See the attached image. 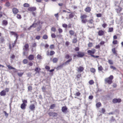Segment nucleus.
<instances>
[{
	"instance_id": "35",
	"label": "nucleus",
	"mask_w": 123,
	"mask_h": 123,
	"mask_svg": "<svg viewBox=\"0 0 123 123\" xmlns=\"http://www.w3.org/2000/svg\"><path fill=\"white\" fill-rule=\"evenodd\" d=\"M98 69L99 71H101L103 70V69L102 67L101 66H100L98 67Z\"/></svg>"
},
{
	"instance_id": "32",
	"label": "nucleus",
	"mask_w": 123,
	"mask_h": 123,
	"mask_svg": "<svg viewBox=\"0 0 123 123\" xmlns=\"http://www.w3.org/2000/svg\"><path fill=\"white\" fill-rule=\"evenodd\" d=\"M70 34L72 36L74 35L75 32L73 30H70L69 31Z\"/></svg>"
},
{
	"instance_id": "4",
	"label": "nucleus",
	"mask_w": 123,
	"mask_h": 123,
	"mask_svg": "<svg viewBox=\"0 0 123 123\" xmlns=\"http://www.w3.org/2000/svg\"><path fill=\"white\" fill-rule=\"evenodd\" d=\"M96 51V50L95 49H93L92 50H89L87 51V52L89 55L91 56L92 57V55H93L95 53Z\"/></svg>"
},
{
	"instance_id": "8",
	"label": "nucleus",
	"mask_w": 123,
	"mask_h": 123,
	"mask_svg": "<svg viewBox=\"0 0 123 123\" xmlns=\"http://www.w3.org/2000/svg\"><path fill=\"white\" fill-rule=\"evenodd\" d=\"M43 23V22H41L40 21H39L37 22V23H36L35 24L33 23L32 25L30 26L29 28H31L32 27H36V26L35 25H34L35 24L36 25H37L38 24L39 25L40 23L42 24Z\"/></svg>"
},
{
	"instance_id": "1",
	"label": "nucleus",
	"mask_w": 123,
	"mask_h": 123,
	"mask_svg": "<svg viewBox=\"0 0 123 123\" xmlns=\"http://www.w3.org/2000/svg\"><path fill=\"white\" fill-rule=\"evenodd\" d=\"M114 78L113 76L111 75L109 77L106 78L104 80L105 82V84H107L109 85L111 84L113 82L112 80Z\"/></svg>"
},
{
	"instance_id": "45",
	"label": "nucleus",
	"mask_w": 123,
	"mask_h": 123,
	"mask_svg": "<svg viewBox=\"0 0 123 123\" xmlns=\"http://www.w3.org/2000/svg\"><path fill=\"white\" fill-rule=\"evenodd\" d=\"M48 38V36L46 35H44L43 37V38L45 39H47Z\"/></svg>"
},
{
	"instance_id": "49",
	"label": "nucleus",
	"mask_w": 123,
	"mask_h": 123,
	"mask_svg": "<svg viewBox=\"0 0 123 123\" xmlns=\"http://www.w3.org/2000/svg\"><path fill=\"white\" fill-rule=\"evenodd\" d=\"M63 64H62L60 66H58L57 68V69H60L62 68L63 67Z\"/></svg>"
},
{
	"instance_id": "23",
	"label": "nucleus",
	"mask_w": 123,
	"mask_h": 123,
	"mask_svg": "<svg viewBox=\"0 0 123 123\" xmlns=\"http://www.w3.org/2000/svg\"><path fill=\"white\" fill-rule=\"evenodd\" d=\"M72 60V58H70L68 60L66 61L65 63L66 64H69V63Z\"/></svg>"
},
{
	"instance_id": "57",
	"label": "nucleus",
	"mask_w": 123,
	"mask_h": 123,
	"mask_svg": "<svg viewBox=\"0 0 123 123\" xmlns=\"http://www.w3.org/2000/svg\"><path fill=\"white\" fill-rule=\"evenodd\" d=\"M33 65V63L31 62V61L28 62V65L29 66H31Z\"/></svg>"
},
{
	"instance_id": "15",
	"label": "nucleus",
	"mask_w": 123,
	"mask_h": 123,
	"mask_svg": "<svg viewBox=\"0 0 123 123\" xmlns=\"http://www.w3.org/2000/svg\"><path fill=\"white\" fill-rule=\"evenodd\" d=\"M84 10L86 12L89 13L91 11V9L90 7L87 6L85 8Z\"/></svg>"
},
{
	"instance_id": "20",
	"label": "nucleus",
	"mask_w": 123,
	"mask_h": 123,
	"mask_svg": "<svg viewBox=\"0 0 123 123\" xmlns=\"http://www.w3.org/2000/svg\"><path fill=\"white\" fill-rule=\"evenodd\" d=\"M26 104H22L20 106V107L21 109L23 110H24L26 108Z\"/></svg>"
},
{
	"instance_id": "2",
	"label": "nucleus",
	"mask_w": 123,
	"mask_h": 123,
	"mask_svg": "<svg viewBox=\"0 0 123 123\" xmlns=\"http://www.w3.org/2000/svg\"><path fill=\"white\" fill-rule=\"evenodd\" d=\"M80 18L81 19V22L84 24L86 23L87 22V19L86 18L87 17V15L86 14H81Z\"/></svg>"
},
{
	"instance_id": "29",
	"label": "nucleus",
	"mask_w": 123,
	"mask_h": 123,
	"mask_svg": "<svg viewBox=\"0 0 123 123\" xmlns=\"http://www.w3.org/2000/svg\"><path fill=\"white\" fill-rule=\"evenodd\" d=\"M93 18H92V19H89L88 21V22L89 23L92 24H93V25H94L93 22H94V21L93 19Z\"/></svg>"
},
{
	"instance_id": "13",
	"label": "nucleus",
	"mask_w": 123,
	"mask_h": 123,
	"mask_svg": "<svg viewBox=\"0 0 123 123\" xmlns=\"http://www.w3.org/2000/svg\"><path fill=\"white\" fill-rule=\"evenodd\" d=\"M29 45L28 44H25L24 46V48L23 49L25 51H27L29 50Z\"/></svg>"
},
{
	"instance_id": "64",
	"label": "nucleus",
	"mask_w": 123,
	"mask_h": 123,
	"mask_svg": "<svg viewBox=\"0 0 123 123\" xmlns=\"http://www.w3.org/2000/svg\"><path fill=\"white\" fill-rule=\"evenodd\" d=\"M70 43L68 41L66 42L65 43V45L67 46H68L69 45Z\"/></svg>"
},
{
	"instance_id": "51",
	"label": "nucleus",
	"mask_w": 123,
	"mask_h": 123,
	"mask_svg": "<svg viewBox=\"0 0 123 123\" xmlns=\"http://www.w3.org/2000/svg\"><path fill=\"white\" fill-rule=\"evenodd\" d=\"M46 88L44 86H43L42 88V91L43 92H45L46 91Z\"/></svg>"
},
{
	"instance_id": "34",
	"label": "nucleus",
	"mask_w": 123,
	"mask_h": 123,
	"mask_svg": "<svg viewBox=\"0 0 123 123\" xmlns=\"http://www.w3.org/2000/svg\"><path fill=\"white\" fill-rule=\"evenodd\" d=\"M28 62V60L26 59H24L23 61V63L24 64H27Z\"/></svg>"
},
{
	"instance_id": "44",
	"label": "nucleus",
	"mask_w": 123,
	"mask_h": 123,
	"mask_svg": "<svg viewBox=\"0 0 123 123\" xmlns=\"http://www.w3.org/2000/svg\"><path fill=\"white\" fill-rule=\"evenodd\" d=\"M51 30L52 31L55 32L56 31V29L54 27H52L51 28Z\"/></svg>"
},
{
	"instance_id": "54",
	"label": "nucleus",
	"mask_w": 123,
	"mask_h": 123,
	"mask_svg": "<svg viewBox=\"0 0 123 123\" xmlns=\"http://www.w3.org/2000/svg\"><path fill=\"white\" fill-rule=\"evenodd\" d=\"M23 73H18V75L19 77H21L23 74Z\"/></svg>"
},
{
	"instance_id": "7",
	"label": "nucleus",
	"mask_w": 123,
	"mask_h": 123,
	"mask_svg": "<svg viewBox=\"0 0 123 123\" xmlns=\"http://www.w3.org/2000/svg\"><path fill=\"white\" fill-rule=\"evenodd\" d=\"M48 115L50 117H56L58 115L55 112H49L48 113Z\"/></svg>"
},
{
	"instance_id": "48",
	"label": "nucleus",
	"mask_w": 123,
	"mask_h": 123,
	"mask_svg": "<svg viewBox=\"0 0 123 123\" xmlns=\"http://www.w3.org/2000/svg\"><path fill=\"white\" fill-rule=\"evenodd\" d=\"M113 30V28L112 27L109 28L108 32H112Z\"/></svg>"
},
{
	"instance_id": "12",
	"label": "nucleus",
	"mask_w": 123,
	"mask_h": 123,
	"mask_svg": "<svg viewBox=\"0 0 123 123\" xmlns=\"http://www.w3.org/2000/svg\"><path fill=\"white\" fill-rule=\"evenodd\" d=\"M27 9L28 11L33 12L35 11L36 10V8L34 7H28Z\"/></svg>"
},
{
	"instance_id": "16",
	"label": "nucleus",
	"mask_w": 123,
	"mask_h": 123,
	"mask_svg": "<svg viewBox=\"0 0 123 123\" xmlns=\"http://www.w3.org/2000/svg\"><path fill=\"white\" fill-rule=\"evenodd\" d=\"M34 57L33 55H30L28 56V58L29 60H32L34 59Z\"/></svg>"
},
{
	"instance_id": "55",
	"label": "nucleus",
	"mask_w": 123,
	"mask_h": 123,
	"mask_svg": "<svg viewBox=\"0 0 123 123\" xmlns=\"http://www.w3.org/2000/svg\"><path fill=\"white\" fill-rule=\"evenodd\" d=\"M51 37L52 38H55L56 37V35L54 33H52L51 34Z\"/></svg>"
},
{
	"instance_id": "61",
	"label": "nucleus",
	"mask_w": 123,
	"mask_h": 123,
	"mask_svg": "<svg viewBox=\"0 0 123 123\" xmlns=\"http://www.w3.org/2000/svg\"><path fill=\"white\" fill-rule=\"evenodd\" d=\"M62 26L63 27L66 28L67 27L68 25L66 24H62Z\"/></svg>"
},
{
	"instance_id": "38",
	"label": "nucleus",
	"mask_w": 123,
	"mask_h": 123,
	"mask_svg": "<svg viewBox=\"0 0 123 123\" xmlns=\"http://www.w3.org/2000/svg\"><path fill=\"white\" fill-rule=\"evenodd\" d=\"M16 17L18 19H20L22 18L21 15L19 14H17Z\"/></svg>"
},
{
	"instance_id": "9",
	"label": "nucleus",
	"mask_w": 123,
	"mask_h": 123,
	"mask_svg": "<svg viewBox=\"0 0 123 123\" xmlns=\"http://www.w3.org/2000/svg\"><path fill=\"white\" fill-rule=\"evenodd\" d=\"M68 108L66 106H63L62 109V112L65 113L67 112Z\"/></svg>"
},
{
	"instance_id": "33",
	"label": "nucleus",
	"mask_w": 123,
	"mask_h": 123,
	"mask_svg": "<svg viewBox=\"0 0 123 123\" xmlns=\"http://www.w3.org/2000/svg\"><path fill=\"white\" fill-rule=\"evenodd\" d=\"M112 51L113 52V54H117V53L116 50L115 48H113L112 49Z\"/></svg>"
},
{
	"instance_id": "52",
	"label": "nucleus",
	"mask_w": 123,
	"mask_h": 123,
	"mask_svg": "<svg viewBox=\"0 0 123 123\" xmlns=\"http://www.w3.org/2000/svg\"><path fill=\"white\" fill-rule=\"evenodd\" d=\"M5 5L6 6L9 7L10 5V4L9 2H8L6 3Z\"/></svg>"
},
{
	"instance_id": "53",
	"label": "nucleus",
	"mask_w": 123,
	"mask_h": 123,
	"mask_svg": "<svg viewBox=\"0 0 123 123\" xmlns=\"http://www.w3.org/2000/svg\"><path fill=\"white\" fill-rule=\"evenodd\" d=\"M80 93L79 92H76L75 94H74V95L75 96H79L80 95Z\"/></svg>"
},
{
	"instance_id": "28",
	"label": "nucleus",
	"mask_w": 123,
	"mask_h": 123,
	"mask_svg": "<svg viewBox=\"0 0 123 123\" xmlns=\"http://www.w3.org/2000/svg\"><path fill=\"white\" fill-rule=\"evenodd\" d=\"M58 60V59L57 58H54L53 59L52 61L54 63H56L57 62Z\"/></svg>"
},
{
	"instance_id": "25",
	"label": "nucleus",
	"mask_w": 123,
	"mask_h": 123,
	"mask_svg": "<svg viewBox=\"0 0 123 123\" xmlns=\"http://www.w3.org/2000/svg\"><path fill=\"white\" fill-rule=\"evenodd\" d=\"M65 58L67 59H68L72 58V57L70 55L67 54L65 55Z\"/></svg>"
},
{
	"instance_id": "40",
	"label": "nucleus",
	"mask_w": 123,
	"mask_h": 123,
	"mask_svg": "<svg viewBox=\"0 0 123 123\" xmlns=\"http://www.w3.org/2000/svg\"><path fill=\"white\" fill-rule=\"evenodd\" d=\"M37 58L38 59L40 60L42 59V57L40 55L38 54L37 56Z\"/></svg>"
},
{
	"instance_id": "24",
	"label": "nucleus",
	"mask_w": 123,
	"mask_h": 123,
	"mask_svg": "<svg viewBox=\"0 0 123 123\" xmlns=\"http://www.w3.org/2000/svg\"><path fill=\"white\" fill-rule=\"evenodd\" d=\"M5 41L4 37H1L0 38V43H4Z\"/></svg>"
},
{
	"instance_id": "58",
	"label": "nucleus",
	"mask_w": 123,
	"mask_h": 123,
	"mask_svg": "<svg viewBox=\"0 0 123 123\" xmlns=\"http://www.w3.org/2000/svg\"><path fill=\"white\" fill-rule=\"evenodd\" d=\"M110 68L111 69H113L114 70H116V68L115 67L112 65L110 66Z\"/></svg>"
},
{
	"instance_id": "17",
	"label": "nucleus",
	"mask_w": 123,
	"mask_h": 123,
	"mask_svg": "<svg viewBox=\"0 0 123 123\" xmlns=\"http://www.w3.org/2000/svg\"><path fill=\"white\" fill-rule=\"evenodd\" d=\"M77 71L78 72H81L83 71L84 69V68L82 66H80L78 68Z\"/></svg>"
},
{
	"instance_id": "50",
	"label": "nucleus",
	"mask_w": 123,
	"mask_h": 123,
	"mask_svg": "<svg viewBox=\"0 0 123 123\" xmlns=\"http://www.w3.org/2000/svg\"><path fill=\"white\" fill-rule=\"evenodd\" d=\"M22 101L23 102L22 104H26L27 103V101L26 100H22Z\"/></svg>"
},
{
	"instance_id": "14",
	"label": "nucleus",
	"mask_w": 123,
	"mask_h": 123,
	"mask_svg": "<svg viewBox=\"0 0 123 123\" xmlns=\"http://www.w3.org/2000/svg\"><path fill=\"white\" fill-rule=\"evenodd\" d=\"M29 109L32 111L35 110V106L34 104H32L30 105L29 106Z\"/></svg>"
},
{
	"instance_id": "56",
	"label": "nucleus",
	"mask_w": 123,
	"mask_h": 123,
	"mask_svg": "<svg viewBox=\"0 0 123 123\" xmlns=\"http://www.w3.org/2000/svg\"><path fill=\"white\" fill-rule=\"evenodd\" d=\"M88 46L89 47H91L92 46V44L91 43H89L88 44Z\"/></svg>"
},
{
	"instance_id": "26",
	"label": "nucleus",
	"mask_w": 123,
	"mask_h": 123,
	"mask_svg": "<svg viewBox=\"0 0 123 123\" xmlns=\"http://www.w3.org/2000/svg\"><path fill=\"white\" fill-rule=\"evenodd\" d=\"M102 105L101 103L100 102H98L96 104V106L97 108L100 107Z\"/></svg>"
},
{
	"instance_id": "62",
	"label": "nucleus",
	"mask_w": 123,
	"mask_h": 123,
	"mask_svg": "<svg viewBox=\"0 0 123 123\" xmlns=\"http://www.w3.org/2000/svg\"><path fill=\"white\" fill-rule=\"evenodd\" d=\"M96 16L98 17H101L102 16V14L100 13L97 14H96Z\"/></svg>"
},
{
	"instance_id": "43",
	"label": "nucleus",
	"mask_w": 123,
	"mask_h": 123,
	"mask_svg": "<svg viewBox=\"0 0 123 123\" xmlns=\"http://www.w3.org/2000/svg\"><path fill=\"white\" fill-rule=\"evenodd\" d=\"M108 62L109 64L111 65H112L113 64V61L111 60H108Z\"/></svg>"
},
{
	"instance_id": "5",
	"label": "nucleus",
	"mask_w": 123,
	"mask_h": 123,
	"mask_svg": "<svg viewBox=\"0 0 123 123\" xmlns=\"http://www.w3.org/2000/svg\"><path fill=\"white\" fill-rule=\"evenodd\" d=\"M121 99L120 98H114L113 99L112 102L114 103H119L121 102Z\"/></svg>"
},
{
	"instance_id": "30",
	"label": "nucleus",
	"mask_w": 123,
	"mask_h": 123,
	"mask_svg": "<svg viewBox=\"0 0 123 123\" xmlns=\"http://www.w3.org/2000/svg\"><path fill=\"white\" fill-rule=\"evenodd\" d=\"M55 106V104H51L50 106V109H53Z\"/></svg>"
},
{
	"instance_id": "11",
	"label": "nucleus",
	"mask_w": 123,
	"mask_h": 123,
	"mask_svg": "<svg viewBox=\"0 0 123 123\" xmlns=\"http://www.w3.org/2000/svg\"><path fill=\"white\" fill-rule=\"evenodd\" d=\"M13 13L15 15L17 14L19 12L18 9L16 8H13L12 9Z\"/></svg>"
},
{
	"instance_id": "47",
	"label": "nucleus",
	"mask_w": 123,
	"mask_h": 123,
	"mask_svg": "<svg viewBox=\"0 0 123 123\" xmlns=\"http://www.w3.org/2000/svg\"><path fill=\"white\" fill-rule=\"evenodd\" d=\"M28 90L31 91L32 89V87L31 86H29L28 87Z\"/></svg>"
},
{
	"instance_id": "31",
	"label": "nucleus",
	"mask_w": 123,
	"mask_h": 123,
	"mask_svg": "<svg viewBox=\"0 0 123 123\" xmlns=\"http://www.w3.org/2000/svg\"><path fill=\"white\" fill-rule=\"evenodd\" d=\"M118 43V41L116 40H115L113 41L112 42V44L113 45H116Z\"/></svg>"
},
{
	"instance_id": "10",
	"label": "nucleus",
	"mask_w": 123,
	"mask_h": 123,
	"mask_svg": "<svg viewBox=\"0 0 123 123\" xmlns=\"http://www.w3.org/2000/svg\"><path fill=\"white\" fill-rule=\"evenodd\" d=\"M10 33L12 35H14L16 37V40H17L18 39L19 36L16 33L13 31H11Z\"/></svg>"
},
{
	"instance_id": "41",
	"label": "nucleus",
	"mask_w": 123,
	"mask_h": 123,
	"mask_svg": "<svg viewBox=\"0 0 123 123\" xmlns=\"http://www.w3.org/2000/svg\"><path fill=\"white\" fill-rule=\"evenodd\" d=\"M74 17V14L73 13H71L69 15V18H73Z\"/></svg>"
},
{
	"instance_id": "27",
	"label": "nucleus",
	"mask_w": 123,
	"mask_h": 123,
	"mask_svg": "<svg viewBox=\"0 0 123 123\" xmlns=\"http://www.w3.org/2000/svg\"><path fill=\"white\" fill-rule=\"evenodd\" d=\"M7 66L8 68V69L10 70L11 69H15L13 67L11 66L10 65H7Z\"/></svg>"
},
{
	"instance_id": "18",
	"label": "nucleus",
	"mask_w": 123,
	"mask_h": 123,
	"mask_svg": "<svg viewBox=\"0 0 123 123\" xmlns=\"http://www.w3.org/2000/svg\"><path fill=\"white\" fill-rule=\"evenodd\" d=\"M98 34L99 36H102L104 34V32L101 30H99L98 32Z\"/></svg>"
},
{
	"instance_id": "46",
	"label": "nucleus",
	"mask_w": 123,
	"mask_h": 123,
	"mask_svg": "<svg viewBox=\"0 0 123 123\" xmlns=\"http://www.w3.org/2000/svg\"><path fill=\"white\" fill-rule=\"evenodd\" d=\"M58 31L59 33H61L63 32L62 29L60 28H59L58 29Z\"/></svg>"
},
{
	"instance_id": "63",
	"label": "nucleus",
	"mask_w": 123,
	"mask_h": 123,
	"mask_svg": "<svg viewBox=\"0 0 123 123\" xmlns=\"http://www.w3.org/2000/svg\"><path fill=\"white\" fill-rule=\"evenodd\" d=\"M100 46L99 44H98L96 46L95 48L97 49H100Z\"/></svg>"
},
{
	"instance_id": "59",
	"label": "nucleus",
	"mask_w": 123,
	"mask_h": 123,
	"mask_svg": "<svg viewBox=\"0 0 123 123\" xmlns=\"http://www.w3.org/2000/svg\"><path fill=\"white\" fill-rule=\"evenodd\" d=\"M50 48L51 49H54V48L55 46L54 44H51L50 45Z\"/></svg>"
},
{
	"instance_id": "22",
	"label": "nucleus",
	"mask_w": 123,
	"mask_h": 123,
	"mask_svg": "<svg viewBox=\"0 0 123 123\" xmlns=\"http://www.w3.org/2000/svg\"><path fill=\"white\" fill-rule=\"evenodd\" d=\"M41 70V69L40 68H38V67L36 68L35 71L36 72V73H39L40 71Z\"/></svg>"
},
{
	"instance_id": "19",
	"label": "nucleus",
	"mask_w": 123,
	"mask_h": 123,
	"mask_svg": "<svg viewBox=\"0 0 123 123\" xmlns=\"http://www.w3.org/2000/svg\"><path fill=\"white\" fill-rule=\"evenodd\" d=\"M8 24V22L6 20H3L2 21V25H3L6 26Z\"/></svg>"
},
{
	"instance_id": "60",
	"label": "nucleus",
	"mask_w": 123,
	"mask_h": 123,
	"mask_svg": "<svg viewBox=\"0 0 123 123\" xmlns=\"http://www.w3.org/2000/svg\"><path fill=\"white\" fill-rule=\"evenodd\" d=\"M102 25V27L103 28H105L107 26V25L105 23H104Z\"/></svg>"
},
{
	"instance_id": "39",
	"label": "nucleus",
	"mask_w": 123,
	"mask_h": 123,
	"mask_svg": "<svg viewBox=\"0 0 123 123\" xmlns=\"http://www.w3.org/2000/svg\"><path fill=\"white\" fill-rule=\"evenodd\" d=\"M89 83L90 85H92L94 84V82L93 80H90L89 81Z\"/></svg>"
},
{
	"instance_id": "3",
	"label": "nucleus",
	"mask_w": 123,
	"mask_h": 123,
	"mask_svg": "<svg viewBox=\"0 0 123 123\" xmlns=\"http://www.w3.org/2000/svg\"><path fill=\"white\" fill-rule=\"evenodd\" d=\"M9 91V89L6 88L5 90L2 91L0 92V95L1 96H4L6 95V92H8Z\"/></svg>"
},
{
	"instance_id": "21",
	"label": "nucleus",
	"mask_w": 123,
	"mask_h": 123,
	"mask_svg": "<svg viewBox=\"0 0 123 123\" xmlns=\"http://www.w3.org/2000/svg\"><path fill=\"white\" fill-rule=\"evenodd\" d=\"M90 71L92 73H93L94 74H95L96 72V70L94 68H91L90 69Z\"/></svg>"
},
{
	"instance_id": "42",
	"label": "nucleus",
	"mask_w": 123,
	"mask_h": 123,
	"mask_svg": "<svg viewBox=\"0 0 123 123\" xmlns=\"http://www.w3.org/2000/svg\"><path fill=\"white\" fill-rule=\"evenodd\" d=\"M55 53V52L54 51H51L49 55L51 56L52 55H53Z\"/></svg>"
},
{
	"instance_id": "6",
	"label": "nucleus",
	"mask_w": 123,
	"mask_h": 123,
	"mask_svg": "<svg viewBox=\"0 0 123 123\" xmlns=\"http://www.w3.org/2000/svg\"><path fill=\"white\" fill-rule=\"evenodd\" d=\"M77 55L76 56L78 57H83L85 55L84 53L83 52L80 51L78 52H77Z\"/></svg>"
},
{
	"instance_id": "37",
	"label": "nucleus",
	"mask_w": 123,
	"mask_h": 123,
	"mask_svg": "<svg viewBox=\"0 0 123 123\" xmlns=\"http://www.w3.org/2000/svg\"><path fill=\"white\" fill-rule=\"evenodd\" d=\"M23 6L25 7H28L30 5L27 3H25L24 4Z\"/></svg>"
},
{
	"instance_id": "36",
	"label": "nucleus",
	"mask_w": 123,
	"mask_h": 123,
	"mask_svg": "<svg viewBox=\"0 0 123 123\" xmlns=\"http://www.w3.org/2000/svg\"><path fill=\"white\" fill-rule=\"evenodd\" d=\"M77 38H74L72 40V42L74 43H76L77 42Z\"/></svg>"
}]
</instances>
